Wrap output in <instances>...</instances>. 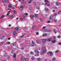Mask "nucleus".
<instances>
[{"label": "nucleus", "instance_id": "f257e3e1", "mask_svg": "<svg viewBox=\"0 0 61 61\" xmlns=\"http://www.w3.org/2000/svg\"><path fill=\"white\" fill-rule=\"evenodd\" d=\"M46 50L45 49V50L43 51V52L41 53V56H43L44 54L46 53Z\"/></svg>", "mask_w": 61, "mask_h": 61}, {"label": "nucleus", "instance_id": "f03ea898", "mask_svg": "<svg viewBox=\"0 0 61 61\" xmlns=\"http://www.w3.org/2000/svg\"><path fill=\"white\" fill-rule=\"evenodd\" d=\"M2 2L3 3H5V2H7V3H8L9 2V0H2Z\"/></svg>", "mask_w": 61, "mask_h": 61}, {"label": "nucleus", "instance_id": "7ed1b4c3", "mask_svg": "<svg viewBox=\"0 0 61 61\" xmlns=\"http://www.w3.org/2000/svg\"><path fill=\"white\" fill-rule=\"evenodd\" d=\"M34 16L32 14L30 15V17L31 19H34Z\"/></svg>", "mask_w": 61, "mask_h": 61}, {"label": "nucleus", "instance_id": "20e7f679", "mask_svg": "<svg viewBox=\"0 0 61 61\" xmlns=\"http://www.w3.org/2000/svg\"><path fill=\"white\" fill-rule=\"evenodd\" d=\"M32 45H31V46H35V44L34 43V42L33 41H32Z\"/></svg>", "mask_w": 61, "mask_h": 61}, {"label": "nucleus", "instance_id": "39448f33", "mask_svg": "<svg viewBox=\"0 0 61 61\" xmlns=\"http://www.w3.org/2000/svg\"><path fill=\"white\" fill-rule=\"evenodd\" d=\"M53 15H51L50 18H49V20H51V19L53 18Z\"/></svg>", "mask_w": 61, "mask_h": 61}, {"label": "nucleus", "instance_id": "423d86ee", "mask_svg": "<svg viewBox=\"0 0 61 61\" xmlns=\"http://www.w3.org/2000/svg\"><path fill=\"white\" fill-rule=\"evenodd\" d=\"M42 42L43 43L45 44V43L46 42V39H42Z\"/></svg>", "mask_w": 61, "mask_h": 61}, {"label": "nucleus", "instance_id": "0eeeda50", "mask_svg": "<svg viewBox=\"0 0 61 61\" xmlns=\"http://www.w3.org/2000/svg\"><path fill=\"white\" fill-rule=\"evenodd\" d=\"M36 42L37 43V44H41V42H40V41L39 40H36Z\"/></svg>", "mask_w": 61, "mask_h": 61}, {"label": "nucleus", "instance_id": "6e6552de", "mask_svg": "<svg viewBox=\"0 0 61 61\" xmlns=\"http://www.w3.org/2000/svg\"><path fill=\"white\" fill-rule=\"evenodd\" d=\"M24 60H25V57H22L20 60V61H24Z\"/></svg>", "mask_w": 61, "mask_h": 61}, {"label": "nucleus", "instance_id": "1a4fd4ad", "mask_svg": "<svg viewBox=\"0 0 61 61\" xmlns=\"http://www.w3.org/2000/svg\"><path fill=\"white\" fill-rule=\"evenodd\" d=\"M56 4L57 6H58L59 5H61V4H60L58 2H56Z\"/></svg>", "mask_w": 61, "mask_h": 61}, {"label": "nucleus", "instance_id": "9d476101", "mask_svg": "<svg viewBox=\"0 0 61 61\" xmlns=\"http://www.w3.org/2000/svg\"><path fill=\"white\" fill-rule=\"evenodd\" d=\"M20 20H21V21H24L25 20V18L21 17L20 18Z\"/></svg>", "mask_w": 61, "mask_h": 61}, {"label": "nucleus", "instance_id": "9b49d317", "mask_svg": "<svg viewBox=\"0 0 61 61\" xmlns=\"http://www.w3.org/2000/svg\"><path fill=\"white\" fill-rule=\"evenodd\" d=\"M50 56H52L53 55V53L51 51H50Z\"/></svg>", "mask_w": 61, "mask_h": 61}, {"label": "nucleus", "instance_id": "f8f14e48", "mask_svg": "<svg viewBox=\"0 0 61 61\" xmlns=\"http://www.w3.org/2000/svg\"><path fill=\"white\" fill-rule=\"evenodd\" d=\"M45 11H46V12L48 11L49 10V9H48L47 8H45Z\"/></svg>", "mask_w": 61, "mask_h": 61}, {"label": "nucleus", "instance_id": "ddd939ff", "mask_svg": "<svg viewBox=\"0 0 61 61\" xmlns=\"http://www.w3.org/2000/svg\"><path fill=\"white\" fill-rule=\"evenodd\" d=\"M36 26H33L32 28V29L33 30H35V28H36Z\"/></svg>", "mask_w": 61, "mask_h": 61}, {"label": "nucleus", "instance_id": "4468645a", "mask_svg": "<svg viewBox=\"0 0 61 61\" xmlns=\"http://www.w3.org/2000/svg\"><path fill=\"white\" fill-rule=\"evenodd\" d=\"M35 17H38V14H35L34 15Z\"/></svg>", "mask_w": 61, "mask_h": 61}, {"label": "nucleus", "instance_id": "2eb2a0df", "mask_svg": "<svg viewBox=\"0 0 61 61\" xmlns=\"http://www.w3.org/2000/svg\"><path fill=\"white\" fill-rule=\"evenodd\" d=\"M15 30L16 31H18V30H19V29H18V28L17 27H16L15 28Z\"/></svg>", "mask_w": 61, "mask_h": 61}, {"label": "nucleus", "instance_id": "dca6fc26", "mask_svg": "<svg viewBox=\"0 0 61 61\" xmlns=\"http://www.w3.org/2000/svg\"><path fill=\"white\" fill-rule=\"evenodd\" d=\"M14 15H13L10 16V18L11 19H12V18H14Z\"/></svg>", "mask_w": 61, "mask_h": 61}, {"label": "nucleus", "instance_id": "f3484780", "mask_svg": "<svg viewBox=\"0 0 61 61\" xmlns=\"http://www.w3.org/2000/svg\"><path fill=\"white\" fill-rule=\"evenodd\" d=\"M46 41H47V42H50V41H51V40L50 39H46Z\"/></svg>", "mask_w": 61, "mask_h": 61}, {"label": "nucleus", "instance_id": "a211bd4d", "mask_svg": "<svg viewBox=\"0 0 61 61\" xmlns=\"http://www.w3.org/2000/svg\"><path fill=\"white\" fill-rule=\"evenodd\" d=\"M16 34V33L15 32V31H14L13 33V35H15Z\"/></svg>", "mask_w": 61, "mask_h": 61}, {"label": "nucleus", "instance_id": "6ab92c4d", "mask_svg": "<svg viewBox=\"0 0 61 61\" xmlns=\"http://www.w3.org/2000/svg\"><path fill=\"white\" fill-rule=\"evenodd\" d=\"M5 15H3L1 16V17H0V19L1 18H4V17H5Z\"/></svg>", "mask_w": 61, "mask_h": 61}, {"label": "nucleus", "instance_id": "aec40b11", "mask_svg": "<svg viewBox=\"0 0 61 61\" xmlns=\"http://www.w3.org/2000/svg\"><path fill=\"white\" fill-rule=\"evenodd\" d=\"M25 60L26 61H29V60H28V58H26L25 59Z\"/></svg>", "mask_w": 61, "mask_h": 61}, {"label": "nucleus", "instance_id": "412c9836", "mask_svg": "<svg viewBox=\"0 0 61 61\" xmlns=\"http://www.w3.org/2000/svg\"><path fill=\"white\" fill-rule=\"evenodd\" d=\"M13 57L14 58H15V57H16V53H15L13 55Z\"/></svg>", "mask_w": 61, "mask_h": 61}, {"label": "nucleus", "instance_id": "4be33fe9", "mask_svg": "<svg viewBox=\"0 0 61 61\" xmlns=\"http://www.w3.org/2000/svg\"><path fill=\"white\" fill-rule=\"evenodd\" d=\"M45 31L46 32H49V31H50V30L49 29H46L45 30Z\"/></svg>", "mask_w": 61, "mask_h": 61}, {"label": "nucleus", "instance_id": "5701e85b", "mask_svg": "<svg viewBox=\"0 0 61 61\" xmlns=\"http://www.w3.org/2000/svg\"><path fill=\"white\" fill-rule=\"evenodd\" d=\"M54 33H55V34H56V32H57V30H55L54 31Z\"/></svg>", "mask_w": 61, "mask_h": 61}, {"label": "nucleus", "instance_id": "b1692460", "mask_svg": "<svg viewBox=\"0 0 61 61\" xmlns=\"http://www.w3.org/2000/svg\"><path fill=\"white\" fill-rule=\"evenodd\" d=\"M10 13V11H8L7 13V15H9Z\"/></svg>", "mask_w": 61, "mask_h": 61}, {"label": "nucleus", "instance_id": "393cba45", "mask_svg": "<svg viewBox=\"0 0 61 61\" xmlns=\"http://www.w3.org/2000/svg\"><path fill=\"white\" fill-rule=\"evenodd\" d=\"M32 0H30V1H29V4L31 3H32Z\"/></svg>", "mask_w": 61, "mask_h": 61}, {"label": "nucleus", "instance_id": "a878e982", "mask_svg": "<svg viewBox=\"0 0 61 61\" xmlns=\"http://www.w3.org/2000/svg\"><path fill=\"white\" fill-rule=\"evenodd\" d=\"M6 44H7L8 45H9L10 44V42H6Z\"/></svg>", "mask_w": 61, "mask_h": 61}, {"label": "nucleus", "instance_id": "bb28decb", "mask_svg": "<svg viewBox=\"0 0 61 61\" xmlns=\"http://www.w3.org/2000/svg\"><path fill=\"white\" fill-rule=\"evenodd\" d=\"M31 60H34V59H35V58L34 56H32V57L31 58Z\"/></svg>", "mask_w": 61, "mask_h": 61}, {"label": "nucleus", "instance_id": "cd10ccee", "mask_svg": "<svg viewBox=\"0 0 61 61\" xmlns=\"http://www.w3.org/2000/svg\"><path fill=\"white\" fill-rule=\"evenodd\" d=\"M26 15H25V14H24L23 15V17H24L25 18H26L27 17V16H26Z\"/></svg>", "mask_w": 61, "mask_h": 61}, {"label": "nucleus", "instance_id": "c85d7f7f", "mask_svg": "<svg viewBox=\"0 0 61 61\" xmlns=\"http://www.w3.org/2000/svg\"><path fill=\"white\" fill-rule=\"evenodd\" d=\"M52 43H55L56 42V40H54V41H51Z\"/></svg>", "mask_w": 61, "mask_h": 61}, {"label": "nucleus", "instance_id": "c756f323", "mask_svg": "<svg viewBox=\"0 0 61 61\" xmlns=\"http://www.w3.org/2000/svg\"><path fill=\"white\" fill-rule=\"evenodd\" d=\"M13 12L14 14H16V11L15 10H13Z\"/></svg>", "mask_w": 61, "mask_h": 61}, {"label": "nucleus", "instance_id": "7c9ffc66", "mask_svg": "<svg viewBox=\"0 0 61 61\" xmlns=\"http://www.w3.org/2000/svg\"><path fill=\"white\" fill-rule=\"evenodd\" d=\"M58 14H59V15H60V14H61V10L59 11L58 12Z\"/></svg>", "mask_w": 61, "mask_h": 61}, {"label": "nucleus", "instance_id": "2f4dec72", "mask_svg": "<svg viewBox=\"0 0 61 61\" xmlns=\"http://www.w3.org/2000/svg\"><path fill=\"white\" fill-rule=\"evenodd\" d=\"M56 60V59L55 58H53L52 60V61H55Z\"/></svg>", "mask_w": 61, "mask_h": 61}, {"label": "nucleus", "instance_id": "473e14b6", "mask_svg": "<svg viewBox=\"0 0 61 61\" xmlns=\"http://www.w3.org/2000/svg\"><path fill=\"white\" fill-rule=\"evenodd\" d=\"M37 60L38 61H40V58H38L37 59Z\"/></svg>", "mask_w": 61, "mask_h": 61}, {"label": "nucleus", "instance_id": "72a5a7b5", "mask_svg": "<svg viewBox=\"0 0 61 61\" xmlns=\"http://www.w3.org/2000/svg\"><path fill=\"white\" fill-rule=\"evenodd\" d=\"M44 2H47V3H48V0H45Z\"/></svg>", "mask_w": 61, "mask_h": 61}, {"label": "nucleus", "instance_id": "f704fd0d", "mask_svg": "<svg viewBox=\"0 0 61 61\" xmlns=\"http://www.w3.org/2000/svg\"><path fill=\"white\" fill-rule=\"evenodd\" d=\"M47 36L46 34H43L42 35L43 36Z\"/></svg>", "mask_w": 61, "mask_h": 61}, {"label": "nucleus", "instance_id": "c9c22d12", "mask_svg": "<svg viewBox=\"0 0 61 61\" xmlns=\"http://www.w3.org/2000/svg\"><path fill=\"white\" fill-rule=\"evenodd\" d=\"M24 15H28V14L27 13H25L24 14Z\"/></svg>", "mask_w": 61, "mask_h": 61}, {"label": "nucleus", "instance_id": "e433bc0d", "mask_svg": "<svg viewBox=\"0 0 61 61\" xmlns=\"http://www.w3.org/2000/svg\"><path fill=\"white\" fill-rule=\"evenodd\" d=\"M3 44V42H1V43H0V46L2 45Z\"/></svg>", "mask_w": 61, "mask_h": 61}, {"label": "nucleus", "instance_id": "4c0bfd02", "mask_svg": "<svg viewBox=\"0 0 61 61\" xmlns=\"http://www.w3.org/2000/svg\"><path fill=\"white\" fill-rule=\"evenodd\" d=\"M37 50H35V53H37Z\"/></svg>", "mask_w": 61, "mask_h": 61}, {"label": "nucleus", "instance_id": "58836bf2", "mask_svg": "<svg viewBox=\"0 0 61 61\" xmlns=\"http://www.w3.org/2000/svg\"><path fill=\"white\" fill-rule=\"evenodd\" d=\"M25 36V35H22V36H20V38H21V37H23V36Z\"/></svg>", "mask_w": 61, "mask_h": 61}, {"label": "nucleus", "instance_id": "ea45409f", "mask_svg": "<svg viewBox=\"0 0 61 61\" xmlns=\"http://www.w3.org/2000/svg\"><path fill=\"white\" fill-rule=\"evenodd\" d=\"M30 54L31 55H34V53L32 52H30Z\"/></svg>", "mask_w": 61, "mask_h": 61}, {"label": "nucleus", "instance_id": "a19ab883", "mask_svg": "<svg viewBox=\"0 0 61 61\" xmlns=\"http://www.w3.org/2000/svg\"><path fill=\"white\" fill-rule=\"evenodd\" d=\"M11 6H10V5H9L8 6V7L9 8H11Z\"/></svg>", "mask_w": 61, "mask_h": 61}, {"label": "nucleus", "instance_id": "79ce46f5", "mask_svg": "<svg viewBox=\"0 0 61 61\" xmlns=\"http://www.w3.org/2000/svg\"><path fill=\"white\" fill-rule=\"evenodd\" d=\"M34 5H36V2H34Z\"/></svg>", "mask_w": 61, "mask_h": 61}, {"label": "nucleus", "instance_id": "37998d69", "mask_svg": "<svg viewBox=\"0 0 61 61\" xmlns=\"http://www.w3.org/2000/svg\"><path fill=\"white\" fill-rule=\"evenodd\" d=\"M23 7H22L20 9V10H21V11H22V10H23Z\"/></svg>", "mask_w": 61, "mask_h": 61}, {"label": "nucleus", "instance_id": "c03bdc74", "mask_svg": "<svg viewBox=\"0 0 61 61\" xmlns=\"http://www.w3.org/2000/svg\"><path fill=\"white\" fill-rule=\"evenodd\" d=\"M58 52H59L58 50H57L56 51H55L56 53H58Z\"/></svg>", "mask_w": 61, "mask_h": 61}, {"label": "nucleus", "instance_id": "a18cd8bd", "mask_svg": "<svg viewBox=\"0 0 61 61\" xmlns=\"http://www.w3.org/2000/svg\"><path fill=\"white\" fill-rule=\"evenodd\" d=\"M60 38V36H57V38Z\"/></svg>", "mask_w": 61, "mask_h": 61}, {"label": "nucleus", "instance_id": "49530a36", "mask_svg": "<svg viewBox=\"0 0 61 61\" xmlns=\"http://www.w3.org/2000/svg\"><path fill=\"white\" fill-rule=\"evenodd\" d=\"M47 5V6H50V4H48Z\"/></svg>", "mask_w": 61, "mask_h": 61}, {"label": "nucleus", "instance_id": "de8ad7c7", "mask_svg": "<svg viewBox=\"0 0 61 61\" xmlns=\"http://www.w3.org/2000/svg\"><path fill=\"white\" fill-rule=\"evenodd\" d=\"M56 15V14H54V16H55Z\"/></svg>", "mask_w": 61, "mask_h": 61}, {"label": "nucleus", "instance_id": "09e8293b", "mask_svg": "<svg viewBox=\"0 0 61 61\" xmlns=\"http://www.w3.org/2000/svg\"><path fill=\"white\" fill-rule=\"evenodd\" d=\"M37 54H39L40 53V52L38 51H37Z\"/></svg>", "mask_w": 61, "mask_h": 61}, {"label": "nucleus", "instance_id": "8fccbe9b", "mask_svg": "<svg viewBox=\"0 0 61 61\" xmlns=\"http://www.w3.org/2000/svg\"><path fill=\"white\" fill-rule=\"evenodd\" d=\"M37 8V9H38V10H39V8L38 7H36Z\"/></svg>", "mask_w": 61, "mask_h": 61}, {"label": "nucleus", "instance_id": "3c124183", "mask_svg": "<svg viewBox=\"0 0 61 61\" xmlns=\"http://www.w3.org/2000/svg\"><path fill=\"white\" fill-rule=\"evenodd\" d=\"M10 57V56H8L7 58V59H9Z\"/></svg>", "mask_w": 61, "mask_h": 61}, {"label": "nucleus", "instance_id": "603ef678", "mask_svg": "<svg viewBox=\"0 0 61 61\" xmlns=\"http://www.w3.org/2000/svg\"><path fill=\"white\" fill-rule=\"evenodd\" d=\"M50 21L49 20H48V23H50Z\"/></svg>", "mask_w": 61, "mask_h": 61}, {"label": "nucleus", "instance_id": "864d4df0", "mask_svg": "<svg viewBox=\"0 0 61 61\" xmlns=\"http://www.w3.org/2000/svg\"><path fill=\"white\" fill-rule=\"evenodd\" d=\"M47 54H48V55H49V54H50V52H47Z\"/></svg>", "mask_w": 61, "mask_h": 61}, {"label": "nucleus", "instance_id": "5fc2aeb1", "mask_svg": "<svg viewBox=\"0 0 61 61\" xmlns=\"http://www.w3.org/2000/svg\"><path fill=\"white\" fill-rule=\"evenodd\" d=\"M24 48L23 47L21 48V50H24Z\"/></svg>", "mask_w": 61, "mask_h": 61}, {"label": "nucleus", "instance_id": "6e6d98bb", "mask_svg": "<svg viewBox=\"0 0 61 61\" xmlns=\"http://www.w3.org/2000/svg\"><path fill=\"white\" fill-rule=\"evenodd\" d=\"M46 26H43V28H46Z\"/></svg>", "mask_w": 61, "mask_h": 61}, {"label": "nucleus", "instance_id": "4d7b16f0", "mask_svg": "<svg viewBox=\"0 0 61 61\" xmlns=\"http://www.w3.org/2000/svg\"><path fill=\"white\" fill-rule=\"evenodd\" d=\"M45 4L46 5H47L48 4H47V3H45Z\"/></svg>", "mask_w": 61, "mask_h": 61}, {"label": "nucleus", "instance_id": "13d9d810", "mask_svg": "<svg viewBox=\"0 0 61 61\" xmlns=\"http://www.w3.org/2000/svg\"><path fill=\"white\" fill-rule=\"evenodd\" d=\"M59 45H61V42H59Z\"/></svg>", "mask_w": 61, "mask_h": 61}, {"label": "nucleus", "instance_id": "bf43d9fd", "mask_svg": "<svg viewBox=\"0 0 61 61\" xmlns=\"http://www.w3.org/2000/svg\"><path fill=\"white\" fill-rule=\"evenodd\" d=\"M54 21H55V22H56L57 21V20H54Z\"/></svg>", "mask_w": 61, "mask_h": 61}, {"label": "nucleus", "instance_id": "052dcab7", "mask_svg": "<svg viewBox=\"0 0 61 61\" xmlns=\"http://www.w3.org/2000/svg\"><path fill=\"white\" fill-rule=\"evenodd\" d=\"M5 36H3V38H5Z\"/></svg>", "mask_w": 61, "mask_h": 61}, {"label": "nucleus", "instance_id": "680f3d73", "mask_svg": "<svg viewBox=\"0 0 61 61\" xmlns=\"http://www.w3.org/2000/svg\"><path fill=\"white\" fill-rule=\"evenodd\" d=\"M38 34H39L38 32H37V33H36V35H38Z\"/></svg>", "mask_w": 61, "mask_h": 61}, {"label": "nucleus", "instance_id": "e2e57ef3", "mask_svg": "<svg viewBox=\"0 0 61 61\" xmlns=\"http://www.w3.org/2000/svg\"><path fill=\"white\" fill-rule=\"evenodd\" d=\"M40 21H42V18H41L40 19Z\"/></svg>", "mask_w": 61, "mask_h": 61}, {"label": "nucleus", "instance_id": "0e129e2a", "mask_svg": "<svg viewBox=\"0 0 61 61\" xmlns=\"http://www.w3.org/2000/svg\"><path fill=\"white\" fill-rule=\"evenodd\" d=\"M15 6H14L13 8H12V9H15Z\"/></svg>", "mask_w": 61, "mask_h": 61}, {"label": "nucleus", "instance_id": "69168bd1", "mask_svg": "<svg viewBox=\"0 0 61 61\" xmlns=\"http://www.w3.org/2000/svg\"><path fill=\"white\" fill-rule=\"evenodd\" d=\"M0 39L1 40H2L3 39V38H0Z\"/></svg>", "mask_w": 61, "mask_h": 61}, {"label": "nucleus", "instance_id": "338daca9", "mask_svg": "<svg viewBox=\"0 0 61 61\" xmlns=\"http://www.w3.org/2000/svg\"><path fill=\"white\" fill-rule=\"evenodd\" d=\"M38 49L39 50H40V48H38Z\"/></svg>", "mask_w": 61, "mask_h": 61}, {"label": "nucleus", "instance_id": "774afa93", "mask_svg": "<svg viewBox=\"0 0 61 61\" xmlns=\"http://www.w3.org/2000/svg\"><path fill=\"white\" fill-rule=\"evenodd\" d=\"M45 61H47V59H45Z\"/></svg>", "mask_w": 61, "mask_h": 61}]
</instances>
